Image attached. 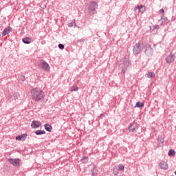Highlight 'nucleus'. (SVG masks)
<instances>
[{
  "label": "nucleus",
  "instance_id": "nucleus-1",
  "mask_svg": "<svg viewBox=\"0 0 176 176\" xmlns=\"http://www.w3.org/2000/svg\"><path fill=\"white\" fill-rule=\"evenodd\" d=\"M31 96L34 101L39 102L43 101L45 98V92L40 88H34L31 91Z\"/></svg>",
  "mask_w": 176,
  "mask_h": 176
},
{
  "label": "nucleus",
  "instance_id": "nucleus-2",
  "mask_svg": "<svg viewBox=\"0 0 176 176\" xmlns=\"http://www.w3.org/2000/svg\"><path fill=\"white\" fill-rule=\"evenodd\" d=\"M38 67L43 69L44 71H46L47 72H49L50 71V65L47 63H46L45 60H40L38 63Z\"/></svg>",
  "mask_w": 176,
  "mask_h": 176
},
{
  "label": "nucleus",
  "instance_id": "nucleus-3",
  "mask_svg": "<svg viewBox=\"0 0 176 176\" xmlns=\"http://www.w3.org/2000/svg\"><path fill=\"white\" fill-rule=\"evenodd\" d=\"M144 49V46L139 43H136L133 49V52L134 54H140L141 52H142V50Z\"/></svg>",
  "mask_w": 176,
  "mask_h": 176
},
{
  "label": "nucleus",
  "instance_id": "nucleus-4",
  "mask_svg": "<svg viewBox=\"0 0 176 176\" xmlns=\"http://www.w3.org/2000/svg\"><path fill=\"white\" fill-rule=\"evenodd\" d=\"M168 64H171L175 61V55L174 54H170L166 58Z\"/></svg>",
  "mask_w": 176,
  "mask_h": 176
},
{
  "label": "nucleus",
  "instance_id": "nucleus-5",
  "mask_svg": "<svg viewBox=\"0 0 176 176\" xmlns=\"http://www.w3.org/2000/svg\"><path fill=\"white\" fill-rule=\"evenodd\" d=\"M8 162H10V163L11 164H12V166H15L16 167H19V166H20V160L19 159L10 158L8 160Z\"/></svg>",
  "mask_w": 176,
  "mask_h": 176
},
{
  "label": "nucleus",
  "instance_id": "nucleus-6",
  "mask_svg": "<svg viewBox=\"0 0 176 176\" xmlns=\"http://www.w3.org/2000/svg\"><path fill=\"white\" fill-rule=\"evenodd\" d=\"M42 123H41L39 121L34 120L32 122L31 127L32 129H38L41 127Z\"/></svg>",
  "mask_w": 176,
  "mask_h": 176
},
{
  "label": "nucleus",
  "instance_id": "nucleus-7",
  "mask_svg": "<svg viewBox=\"0 0 176 176\" xmlns=\"http://www.w3.org/2000/svg\"><path fill=\"white\" fill-rule=\"evenodd\" d=\"M157 31H159V25H152L150 26V32L151 34H157Z\"/></svg>",
  "mask_w": 176,
  "mask_h": 176
},
{
  "label": "nucleus",
  "instance_id": "nucleus-8",
  "mask_svg": "<svg viewBox=\"0 0 176 176\" xmlns=\"http://www.w3.org/2000/svg\"><path fill=\"white\" fill-rule=\"evenodd\" d=\"M159 166L162 170H167L168 168V164L166 163V162H162L159 164Z\"/></svg>",
  "mask_w": 176,
  "mask_h": 176
},
{
  "label": "nucleus",
  "instance_id": "nucleus-9",
  "mask_svg": "<svg viewBox=\"0 0 176 176\" xmlns=\"http://www.w3.org/2000/svg\"><path fill=\"white\" fill-rule=\"evenodd\" d=\"M137 9H138V10H139V12H140V13H144V12H145V9H146V8L142 5H140V6H138L135 8V10H137Z\"/></svg>",
  "mask_w": 176,
  "mask_h": 176
},
{
  "label": "nucleus",
  "instance_id": "nucleus-10",
  "mask_svg": "<svg viewBox=\"0 0 176 176\" xmlns=\"http://www.w3.org/2000/svg\"><path fill=\"white\" fill-rule=\"evenodd\" d=\"M135 126H137L136 123L130 124V125L128 126L129 131L134 133V131H135Z\"/></svg>",
  "mask_w": 176,
  "mask_h": 176
},
{
  "label": "nucleus",
  "instance_id": "nucleus-11",
  "mask_svg": "<svg viewBox=\"0 0 176 176\" xmlns=\"http://www.w3.org/2000/svg\"><path fill=\"white\" fill-rule=\"evenodd\" d=\"M89 8L90 10H93V11L96 10V9H97V3H95V2L90 3Z\"/></svg>",
  "mask_w": 176,
  "mask_h": 176
},
{
  "label": "nucleus",
  "instance_id": "nucleus-12",
  "mask_svg": "<svg viewBox=\"0 0 176 176\" xmlns=\"http://www.w3.org/2000/svg\"><path fill=\"white\" fill-rule=\"evenodd\" d=\"M10 31H12V28H10V27H8V28H6V29H4L2 32L3 36H5V35H8V34H9L10 32Z\"/></svg>",
  "mask_w": 176,
  "mask_h": 176
},
{
  "label": "nucleus",
  "instance_id": "nucleus-13",
  "mask_svg": "<svg viewBox=\"0 0 176 176\" xmlns=\"http://www.w3.org/2000/svg\"><path fill=\"white\" fill-rule=\"evenodd\" d=\"M44 129L46 130V131H48L49 133L52 132V130L53 129V126L49 124H45L44 125Z\"/></svg>",
  "mask_w": 176,
  "mask_h": 176
},
{
  "label": "nucleus",
  "instance_id": "nucleus-14",
  "mask_svg": "<svg viewBox=\"0 0 176 176\" xmlns=\"http://www.w3.org/2000/svg\"><path fill=\"white\" fill-rule=\"evenodd\" d=\"M153 52V50H152L151 47H148L145 50V53L147 56H151V54H152Z\"/></svg>",
  "mask_w": 176,
  "mask_h": 176
},
{
  "label": "nucleus",
  "instance_id": "nucleus-15",
  "mask_svg": "<svg viewBox=\"0 0 176 176\" xmlns=\"http://www.w3.org/2000/svg\"><path fill=\"white\" fill-rule=\"evenodd\" d=\"M32 39L30 37L23 38V43L30 44L31 43Z\"/></svg>",
  "mask_w": 176,
  "mask_h": 176
},
{
  "label": "nucleus",
  "instance_id": "nucleus-16",
  "mask_svg": "<svg viewBox=\"0 0 176 176\" xmlns=\"http://www.w3.org/2000/svg\"><path fill=\"white\" fill-rule=\"evenodd\" d=\"M36 135H42L43 134H46V132L43 130H37L34 132Z\"/></svg>",
  "mask_w": 176,
  "mask_h": 176
},
{
  "label": "nucleus",
  "instance_id": "nucleus-17",
  "mask_svg": "<svg viewBox=\"0 0 176 176\" xmlns=\"http://www.w3.org/2000/svg\"><path fill=\"white\" fill-rule=\"evenodd\" d=\"M81 162H82V163L84 164L89 163V157H87V156L82 157V158L81 159Z\"/></svg>",
  "mask_w": 176,
  "mask_h": 176
},
{
  "label": "nucleus",
  "instance_id": "nucleus-18",
  "mask_svg": "<svg viewBox=\"0 0 176 176\" xmlns=\"http://www.w3.org/2000/svg\"><path fill=\"white\" fill-rule=\"evenodd\" d=\"M168 156H175V151L170 149L168 153Z\"/></svg>",
  "mask_w": 176,
  "mask_h": 176
},
{
  "label": "nucleus",
  "instance_id": "nucleus-19",
  "mask_svg": "<svg viewBox=\"0 0 176 176\" xmlns=\"http://www.w3.org/2000/svg\"><path fill=\"white\" fill-rule=\"evenodd\" d=\"M147 78H155V73L152 72H149L147 73Z\"/></svg>",
  "mask_w": 176,
  "mask_h": 176
},
{
  "label": "nucleus",
  "instance_id": "nucleus-20",
  "mask_svg": "<svg viewBox=\"0 0 176 176\" xmlns=\"http://www.w3.org/2000/svg\"><path fill=\"white\" fill-rule=\"evenodd\" d=\"M71 91H78L79 90V88L77 86H73L71 87Z\"/></svg>",
  "mask_w": 176,
  "mask_h": 176
},
{
  "label": "nucleus",
  "instance_id": "nucleus-21",
  "mask_svg": "<svg viewBox=\"0 0 176 176\" xmlns=\"http://www.w3.org/2000/svg\"><path fill=\"white\" fill-rule=\"evenodd\" d=\"M136 107H137L138 108H142V107H144V103L138 102L136 103Z\"/></svg>",
  "mask_w": 176,
  "mask_h": 176
},
{
  "label": "nucleus",
  "instance_id": "nucleus-22",
  "mask_svg": "<svg viewBox=\"0 0 176 176\" xmlns=\"http://www.w3.org/2000/svg\"><path fill=\"white\" fill-rule=\"evenodd\" d=\"M158 141H160V142H161V144H164V138L159 137L158 138Z\"/></svg>",
  "mask_w": 176,
  "mask_h": 176
},
{
  "label": "nucleus",
  "instance_id": "nucleus-23",
  "mask_svg": "<svg viewBox=\"0 0 176 176\" xmlns=\"http://www.w3.org/2000/svg\"><path fill=\"white\" fill-rule=\"evenodd\" d=\"M118 170H120L121 171L124 170V165L123 164H119L118 165Z\"/></svg>",
  "mask_w": 176,
  "mask_h": 176
},
{
  "label": "nucleus",
  "instance_id": "nucleus-24",
  "mask_svg": "<svg viewBox=\"0 0 176 176\" xmlns=\"http://www.w3.org/2000/svg\"><path fill=\"white\" fill-rule=\"evenodd\" d=\"M27 135H28L27 133H24L23 135H21L23 141H25V138H27Z\"/></svg>",
  "mask_w": 176,
  "mask_h": 176
},
{
  "label": "nucleus",
  "instance_id": "nucleus-25",
  "mask_svg": "<svg viewBox=\"0 0 176 176\" xmlns=\"http://www.w3.org/2000/svg\"><path fill=\"white\" fill-rule=\"evenodd\" d=\"M116 170H118V169L113 168V175H118V174H119V172H118Z\"/></svg>",
  "mask_w": 176,
  "mask_h": 176
},
{
  "label": "nucleus",
  "instance_id": "nucleus-26",
  "mask_svg": "<svg viewBox=\"0 0 176 176\" xmlns=\"http://www.w3.org/2000/svg\"><path fill=\"white\" fill-rule=\"evenodd\" d=\"M69 27H76V23L75 22L70 23Z\"/></svg>",
  "mask_w": 176,
  "mask_h": 176
},
{
  "label": "nucleus",
  "instance_id": "nucleus-27",
  "mask_svg": "<svg viewBox=\"0 0 176 176\" xmlns=\"http://www.w3.org/2000/svg\"><path fill=\"white\" fill-rule=\"evenodd\" d=\"M16 141H21V140H23V138H21V135H18L16 137Z\"/></svg>",
  "mask_w": 176,
  "mask_h": 176
},
{
  "label": "nucleus",
  "instance_id": "nucleus-28",
  "mask_svg": "<svg viewBox=\"0 0 176 176\" xmlns=\"http://www.w3.org/2000/svg\"><path fill=\"white\" fill-rule=\"evenodd\" d=\"M58 47L59 49H60L61 50H63L64 49V45L63 44H59L58 45Z\"/></svg>",
  "mask_w": 176,
  "mask_h": 176
},
{
  "label": "nucleus",
  "instance_id": "nucleus-29",
  "mask_svg": "<svg viewBox=\"0 0 176 176\" xmlns=\"http://www.w3.org/2000/svg\"><path fill=\"white\" fill-rule=\"evenodd\" d=\"M160 13L161 14H164V9H161V10H160Z\"/></svg>",
  "mask_w": 176,
  "mask_h": 176
},
{
  "label": "nucleus",
  "instance_id": "nucleus-30",
  "mask_svg": "<svg viewBox=\"0 0 176 176\" xmlns=\"http://www.w3.org/2000/svg\"><path fill=\"white\" fill-rule=\"evenodd\" d=\"M104 115L103 113H101V114L100 115V118H104Z\"/></svg>",
  "mask_w": 176,
  "mask_h": 176
},
{
  "label": "nucleus",
  "instance_id": "nucleus-31",
  "mask_svg": "<svg viewBox=\"0 0 176 176\" xmlns=\"http://www.w3.org/2000/svg\"><path fill=\"white\" fill-rule=\"evenodd\" d=\"M14 96H16V98H14V100H15V98H17V94H14L13 97H14Z\"/></svg>",
  "mask_w": 176,
  "mask_h": 176
},
{
  "label": "nucleus",
  "instance_id": "nucleus-32",
  "mask_svg": "<svg viewBox=\"0 0 176 176\" xmlns=\"http://www.w3.org/2000/svg\"><path fill=\"white\" fill-rule=\"evenodd\" d=\"M11 98H12V100L14 99V98H13V96H11Z\"/></svg>",
  "mask_w": 176,
  "mask_h": 176
},
{
  "label": "nucleus",
  "instance_id": "nucleus-33",
  "mask_svg": "<svg viewBox=\"0 0 176 176\" xmlns=\"http://www.w3.org/2000/svg\"><path fill=\"white\" fill-rule=\"evenodd\" d=\"M175 175H176V170L175 171Z\"/></svg>",
  "mask_w": 176,
  "mask_h": 176
}]
</instances>
